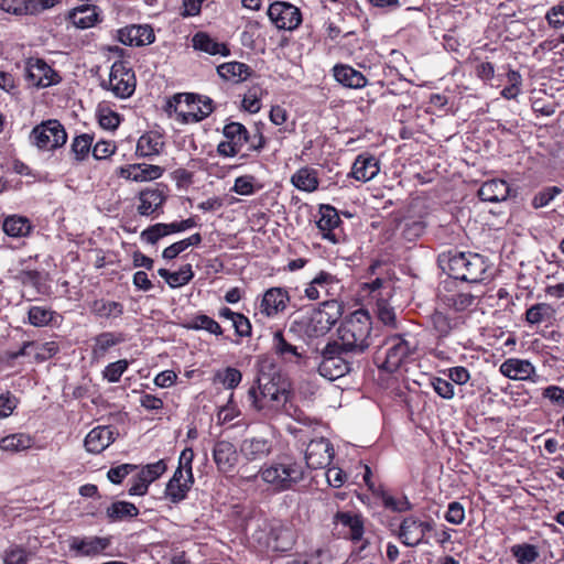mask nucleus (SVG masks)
Here are the masks:
<instances>
[{"label": "nucleus", "instance_id": "1", "mask_svg": "<svg viewBox=\"0 0 564 564\" xmlns=\"http://www.w3.org/2000/svg\"><path fill=\"white\" fill-rule=\"evenodd\" d=\"M438 263L455 280L478 284L490 279L488 259L476 252L449 250L438 257Z\"/></svg>", "mask_w": 564, "mask_h": 564}, {"label": "nucleus", "instance_id": "2", "mask_svg": "<svg viewBox=\"0 0 564 564\" xmlns=\"http://www.w3.org/2000/svg\"><path fill=\"white\" fill-rule=\"evenodd\" d=\"M344 313L343 304L336 300L323 302L318 308L294 319L290 332L307 338H318L326 335L339 321Z\"/></svg>", "mask_w": 564, "mask_h": 564}, {"label": "nucleus", "instance_id": "3", "mask_svg": "<svg viewBox=\"0 0 564 564\" xmlns=\"http://www.w3.org/2000/svg\"><path fill=\"white\" fill-rule=\"evenodd\" d=\"M259 476L274 492H283L293 489L304 480L306 471L302 462L282 456L263 465L259 469Z\"/></svg>", "mask_w": 564, "mask_h": 564}, {"label": "nucleus", "instance_id": "4", "mask_svg": "<svg viewBox=\"0 0 564 564\" xmlns=\"http://www.w3.org/2000/svg\"><path fill=\"white\" fill-rule=\"evenodd\" d=\"M371 317L365 310L347 316L337 329L339 347L349 354H362L370 346Z\"/></svg>", "mask_w": 564, "mask_h": 564}, {"label": "nucleus", "instance_id": "5", "mask_svg": "<svg viewBox=\"0 0 564 564\" xmlns=\"http://www.w3.org/2000/svg\"><path fill=\"white\" fill-rule=\"evenodd\" d=\"M350 355L339 347L337 341L328 343L322 350L319 375L330 381L344 377L352 368Z\"/></svg>", "mask_w": 564, "mask_h": 564}, {"label": "nucleus", "instance_id": "6", "mask_svg": "<svg viewBox=\"0 0 564 564\" xmlns=\"http://www.w3.org/2000/svg\"><path fill=\"white\" fill-rule=\"evenodd\" d=\"M387 349L383 352L382 361L380 351L376 354V362L379 368L386 370L389 373H393L397 371L402 362L415 350V346L411 345L410 341L401 337L400 335H394L386 340Z\"/></svg>", "mask_w": 564, "mask_h": 564}, {"label": "nucleus", "instance_id": "7", "mask_svg": "<svg viewBox=\"0 0 564 564\" xmlns=\"http://www.w3.org/2000/svg\"><path fill=\"white\" fill-rule=\"evenodd\" d=\"M30 140L41 150H54L66 143L67 133L58 120L50 119L32 129Z\"/></svg>", "mask_w": 564, "mask_h": 564}, {"label": "nucleus", "instance_id": "8", "mask_svg": "<svg viewBox=\"0 0 564 564\" xmlns=\"http://www.w3.org/2000/svg\"><path fill=\"white\" fill-rule=\"evenodd\" d=\"M69 552L76 557H97L111 545L110 536L82 535L67 540Z\"/></svg>", "mask_w": 564, "mask_h": 564}, {"label": "nucleus", "instance_id": "9", "mask_svg": "<svg viewBox=\"0 0 564 564\" xmlns=\"http://www.w3.org/2000/svg\"><path fill=\"white\" fill-rule=\"evenodd\" d=\"M270 21L279 29L293 31L302 23L301 10L286 1H274L268 9Z\"/></svg>", "mask_w": 564, "mask_h": 564}, {"label": "nucleus", "instance_id": "10", "mask_svg": "<svg viewBox=\"0 0 564 564\" xmlns=\"http://www.w3.org/2000/svg\"><path fill=\"white\" fill-rule=\"evenodd\" d=\"M257 383L261 397L270 401L275 409L283 406L289 401V384L285 381H281L280 376L269 378V376L263 373L258 377Z\"/></svg>", "mask_w": 564, "mask_h": 564}, {"label": "nucleus", "instance_id": "11", "mask_svg": "<svg viewBox=\"0 0 564 564\" xmlns=\"http://www.w3.org/2000/svg\"><path fill=\"white\" fill-rule=\"evenodd\" d=\"M429 319L435 334L437 345H442L448 336L460 329L465 324L463 316L451 315L437 308L431 313Z\"/></svg>", "mask_w": 564, "mask_h": 564}, {"label": "nucleus", "instance_id": "12", "mask_svg": "<svg viewBox=\"0 0 564 564\" xmlns=\"http://www.w3.org/2000/svg\"><path fill=\"white\" fill-rule=\"evenodd\" d=\"M334 448L327 438L312 440L305 451V471L307 469L324 468L330 464Z\"/></svg>", "mask_w": 564, "mask_h": 564}, {"label": "nucleus", "instance_id": "13", "mask_svg": "<svg viewBox=\"0 0 564 564\" xmlns=\"http://www.w3.org/2000/svg\"><path fill=\"white\" fill-rule=\"evenodd\" d=\"M109 89L119 98H128L134 91V75L122 63H115L109 75Z\"/></svg>", "mask_w": 564, "mask_h": 564}, {"label": "nucleus", "instance_id": "14", "mask_svg": "<svg viewBox=\"0 0 564 564\" xmlns=\"http://www.w3.org/2000/svg\"><path fill=\"white\" fill-rule=\"evenodd\" d=\"M57 74L43 59L30 58L25 66V79L35 87H48L56 84Z\"/></svg>", "mask_w": 564, "mask_h": 564}, {"label": "nucleus", "instance_id": "15", "mask_svg": "<svg viewBox=\"0 0 564 564\" xmlns=\"http://www.w3.org/2000/svg\"><path fill=\"white\" fill-rule=\"evenodd\" d=\"M334 521L344 525L345 528H348V536L352 542L361 541V544L357 547V553L361 557H365L366 554L364 552L369 542L367 539L362 540L365 532L362 517L352 512L339 511L335 514Z\"/></svg>", "mask_w": 564, "mask_h": 564}, {"label": "nucleus", "instance_id": "16", "mask_svg": "<svg viewBox=\"0 0 564 564\" xmlns=\"http://www.w3.org/2000/svg\"><path fill=\"white\" fill-rule=\"evenodd\" d=\"M118 40L128 46H144L154 42L155 34L151 25H129L118 31Z\"/></svg>", "mask_w": 564, "mask_h": 564}, {"label": "nucleus", "instance_id": "17", "mask_svg": "<svg viewBox=\"0 0 564 564\" xmlns=\"http://www.w3.org/2000/svg\"><path fill=\"white\" fill-rule=\"evenodd\" d=\"M118 435L112 426H96L85 437V448L91 454H99L112 444Z\"/></svg>", "mask_w": 564, "mask_h": 564}, {"label": "nucleus", "instance_id": "18", "mask_svg": "<svg viewBox=\"0 0 564 564\" xmlns=\"http://www.w3.org/2000/svg\"><path fill=\"white\" fill-rule=\"evenodd\" d=\"M272 350L283 362L297 366H302L306 362V357L299 351L297 346L292 345L285 339L282 330L273 333Z\"/></svg>", "mask_w": 564, "mask_h": 564}, {"label": "nucleus", "instance_id": "19", "mask_svg": "<svg viewBox=\"0 0 564 564\" xmlns=\"http://www.w3.org/2000/svg\"><path fill=\"white\" fill-rule=\"evenodd\" d=\"M239 452L248 462L261 460L271 454L272 442L260 436L247 437L240 443Z\"/></svg>", "mask_w": 564, "mask_h": 564}, {"label": "nucleus", "instance_id": "20", "mask_svg": "<svg viewBox=\"0 0 564 564\" xmlns=\"http://www.w3.org/2000/svg\"><path fill=\"white\" fill-rule=\"evenodd\" d=\"M295 543V533L292 528L281 522L274 523L270 528L268 535V546L275 552H288Z\"/></svg>", "mask_w": 564, "mask_h": 564}, {"label": "nucleus", "instance_id": "21", "mask_svg": "<svg viewBox=\"0 0 564 564\" xmlns=\"http://www.w3.org/2000/svg\"><path fill=\"white\" fill-rule=\"evenodd\" d=\"M380 171L379 160L369 154L361 153L359 154L351 166V172L349 173L355 180L359 182H368L375 178Z\"/></svg>", "mask_w": 564, "mask_h": 564}, {"label": "nucleus", "instance_id": "22", "mask_svg": "<svg viewBox=\"0 0 564 564\" xmlns=\"http://www.w3.org/2000/svg\"><path fill=\"white\" fill-rule=\"evenodd\" d=\"M194 484V477L192 479L182 474V470H175L172 478L169 480L165 487V498L172 503H180L183 501Z\"/></svg>", "mask_w": 564, "mask_h": 564}, {"label": "nucleus", "instance_id": "23", "mask_svg": "<svg viewBox=\"0 0 564 564\" xmlns=\"http://www.w3.org/2000/svg\"><path fill=\"white\" fill-rule=\"evenodd\" d=\"M213 457L221 473H229L238 462L236 446L228 441H218L213 449Z\"/></svg>", "mask_w": 564, "mask_h": 564}, {"label": "nucleus", "instance_id": "24", "mask_svg": "<svg viewBox=\"0 0 564 564\" xmlns=\"http://www.w3.org/2000/svg\"><path fill=\"white\" fill-rule=\"evenodd\" d=\"M500 372L511 380H528L535 373V368L529 360L509 358L499 368Z\"/></svg>", "mask_w": 564, "mask_h": 564}, {"label": "nucleus", "instance_id": "25", "mask_svg": "<svg viewBox=\"0 0 564 564\" xmlns=\"http://www.w3.org/2000/svg\"><path fill=\"white\" fill-rule=\"evenodd\" d=\"M289 300L288 292L281 288L269 289L261 302V312L267 316H273L283 311Z\"/></svg>", "mask_w": 564, "mask_h": 564}, {"label": "nucleus", "instance_id": "26", "mask_svg": "<svg viewBox=\"0 0 564 564\" xmlns=\"http://www.w3.org/2000/svg\"><path fill=\"white\" fill-rule=\"evenodd\" d=\"M163 171L164 170L159 165L131 164L121 169V175L135 182H147L159 178Z\"/></svg>", "mask_w": 564, "mask_h": 564}, {"label": "nucleus", "instance_id": "27", "mask_svg": "<svg viewBox=\"0 0 564 564\" xmlns=\"http://www.w3.org/2000/svg\"><path fill=\"white\" fill-rule=\"evenodd\" d=\"M510 194V187L503 180H491L485 182L479 191L478 196L484 202L497 203L507 199Z\"/></svg>", "mask_w": 564, "mask_h": 564}, {"label": "nucleus", "instance_id": "28", "mask_svg": "<svg viewBox=\"0 0 564 564\" xmlns=\"http://www.w3.org/2000/svg\"><path fill=\"white\" fill-rule=\"evenodd\" d=\"M333 72L335 79L345 87L357 89L367 85V78L362 73L349 65H335Z\"/></svg>", "mask_w": 564, "mask_h": 564}, {"label": "nucleus", "instance_id": "29", "mask_svg": "<svg viewBox=\"0 0 564 564\" xmlns=\"http://www.w3.org/2000/svg\"><path fill=\"white\" fill-rule=\"evenodd\" d=\"M196 105H194L188 111H181L178 117L181 122H199L207 118L213 111V100L209 97L197 95Z\"/></svg>", "mask_w": 564, "mask_h": 564}, {"label": "nucleus", "instance_id": "30", "mask_svg": "<svg viewBox=\"0 0 564 564\" xmlns=\"http://www.w3.org/2000/svg\"><path fill=\"white\" fill-rule=\"evenodd\" d=\"M67 19L77 29H88L98 22L97 7L83 4L69 11Z\"/></svg>", "mask_w": 564, "mask_h": 564}, {"label": "nucleus", "instance_id": "31", "mask_svg": "<svg viewBox=\"0 0 564 564\" xmlns=\"http://www.w3.org/2000/svg\"><path fill=\"white\" fill-rule=\"evenodd\" d=\"M395 227L405 239L411 241L419 238L424 232L425 223L421 217H416L415 214H406L397 220Z\"/></svg>", "mask_w": 564, "mask_h": 564}, {"label": "nucleus", "instance_id": "32", "mask_svg": "<svg viewBox=\"0 0 564 564\" xmlns=\"http://www.w3.org/2000/svg\"><path fill=\"white\" fill-rule=\"evenodd\" d=\"M193 47L197 51L208 53L210 55H229L230 51L226 44L219 43L212 39L205 32H197L192 39Z\"/></svg>", "mask_w": 564, "mask_h": 564}, {"label": "nucleus", "instance_id": "33", "mask_svg": "<svg viewBox=\"0 0 564 564\" xmlns=\"http://www.w3.org/2000/svg\"><path fill=\"white\" fill-rule=\"evenodd\" d=\"M164 145L160 134L148 132L141 135L137 143V155L150 158L160 154Z\"/></svg>", "mask_w": 564, "mask_h": 564}, {"label": "nucleus", "instance_id": "34", "mask_svg": "<svg viewBox=\"0 0 564 564\" xmlns=\"http://www.w3.org/2000/svg\"><path fill=\"white\" fill-rule=\"evenodd\" d=\"M218 75L226 80H235L237 83L246 80L251 76L252 69L245 63L229 62L217 67Z\"/></svg>", "mask_w": 564, "mask_h": 564}, {"label": "nucleus", "instance_id": "35", "mask_svg": "<svg viewBox=\"0 0 564 564\" xmlns=\"http://www.w3.org/2000/svg\"><path fill=\"white\" fill-rule=\"evenodd\" d=\"M399 538L406 546H416L423 542L422 529L419 528L417 519L415 517H408L402 521Z\"/></svg>", "mask_w": 564, "mask_h": 564}, {"label": "nucleus", "instance_id": "36", "mask_svg": "<svg viewBox=\"0 0 564 564\" xmlns=\"http://www.w3.org/2000/svg\"><path fill=\"white\" fill-rule=\"evenodd\" d=\"M3 231L10 237H24L30 234L32 225L30 220L21 215H9L2 223Z\"/></svg>", "mask_w": 564, "mask_h": 564}, {"label": "nucleus", "instance_id": "37", "mask_svg": "<svg viewBox=\"0 0 564 564\" xmlns=\"http://www.w3.org/2000/svg\"><path fill=\"white\" fill-rule=\"evenodd\" d=\"M106 514L111 522H116L135 518L139 514V509L132 502L116 501L107 508Z\"/></svg>", "mask_w": 564, "mask_h": 564}, {"label": "nucleus", "instance_id": "38", "mask_svg": "<svg viewBox=\"0 0 564 564\" xmlns=\"http://www.w3.org/2000/svg\"><path fill=\"white\" fill-rule=\"evenodd\" d=\"M479 297L480 295L470 292H457L451 295H445L443 302L447 307L455 312H464L476 305Z\"/></svg>", "mask_w": 564, "mask_h": 564}, {"label": "nucleus", "instance_id": "39", "mask_svg": "<svg viewBox=\"0 0 564 564\" xmlns=\"http://www.w3.org/2000/svg\"><path fill=\"white\" fill-rule=\"evenodd\" d=\"M91 312L100 318H117L123 314V305L116 301H106L104 299L93 302Z\"/></svg>", "mask_w": 564, "mask_h": 564}, {"label": "nucleus", "instance_id": "40", "mask_svg": "<svg viewBox=\"0 0 564 564\" xmlns=\"http://www.w3.org/2000/svg\"><path fill=\"white\" fill-rule=\"evenodd\" d=\"M291 182L299 189L312 192L318 186L317 172L314 169L302 167L292 176Z\"/></svg>", "mask_w": 564, "mask_h": 564}, {"label": "nucleus", "instance_id": "41", "mask_svg": "<svg viewBox=\"0 0 564 564\" xmlns=\"http://www.w3.org/2000/svg\"><path fill=\"white\" fill-rule=\"evenodd\" d=\"M186 329L200 330L204 329L210 334L219 336L223 334L221 326L212 317L205 314H198L183 324Z\"/></svg>", "mask_w": 564, "mask_h": 564}, {"label": "nucleus", "instance_id": "42", "mask_svg": "<svg viewBox=\"0 0 564 564\" xmlns=\"http://www.w3.org/2000/svg\"><path fill=\"white\" fill-rule=\"evenodd\" d=\"M33 440L24 433L8 435L0 441V448L6 452H20L32 446Z\"/></svg>", "mask_w": 564, "mask_h": 564}, {"label": "nucleus", "instance_id": "43", "mask_svg": "<svg viewBox=\"0 0 564 564\" xmlns=\"http://www.w3.org/2000/svg\"><path fill=\"white\" fill-rule=\"evenodd\" d=\"M554 200L564 202V191L558 186L545 187L536 193L532 199V207L535 209L547 207Z\"/></svg>", "mask_w": 564, "mask_h": 564}, {"label": "nucleus", "instance_id": "44", "mask_svg": "<svg viewBox=\"0 0 564 564\" xmlns=\"http://www.w3.org/2000/svg\"><path fill=\"white\" fill-rule=\"evenodd\" d=\"M165 200L164 191L154 187V188H147L141 192L140 194V206L139 212L141 209L148 210L152 209V212H155L159 207L162 206V204Z\"/></svg>", "mask_w": 564, "mask_h": 564}, {"label": "nucleus", "instance_id": "45", "mask_svg": "<svg viewBox=\"0 0 564 564\" xmlns=\"http://www.w3.org/2000/svg\"><path fill=\"white\" fill-rule=\"evenodd\" d=\"M224 137L242 150L247 143L248 130L240 122H229L223 129Z\"/></svg>", "mask_w": 564, "mask_h": 564}, {"label": "nucleus", "instance_id": "46", "mask_svg": "<svg viewBox=\"0 0 564 564\" xmlns=\"http://www.w3.org/2000/svg\"><path fill=\"white\" fill-rule=\"evenodd\" d=\"M321 217L315 220L317 228L321 230L323 237L333 242L337 241L336 235L333 232L340 224V214H319Z\"/></svg>", "mask_w": 564, "mask_h": 564}, {"label": "nucleus", "instance_id": "47", "mask_svg": "<svg viewBox=\"0 0 564 564\" xmlns=\"http://www.w3.org/2000/svg\"><path fill=\"white\" fill-rule=\"evenodd\" d=\"M511 553L519 564H532L540 555L536 546L529 543L513 545Z\"/></svg>", "mask_w": 564, "mask_h": 564}, {"label": "nucleus", "instance_id": "48", "mask_svg": "<svg viewBox=\"0 0 564 564\" xmlns=\"http://www.w3.org/2000/svg\"><path fill=\"white\" fill-rule=\"evenodd\" d=\"M121 338L116 336L113 333H101L95 337V345L93 347L94 357H102L108 351L109 348L119 344Z\"/></svg>", "mask_w": 564, "mask_h": 564}, {"label": "nucleus", "instance_id": "49", "mask_svg": "<svg viewBox=\"0 0 564 564\" xmlns=\"http://www.w3.org/2000/svg\"><path fill=\"white\" fill-rule=\"evenodd\" d=\"M553 308L546 303H538L527 310L525 321L530 324H540L550 319L553 315Z\"/></svg>", "mask_w": 564, "mask_h": 564}, {"label": "nucleus", "instance_id": "50", "mask_svg": "<svg viewBox=\"0 0 564 564\" xmlns=\"http://www.w3.org/2000/svg\"><path fill=\"white\" fill-rule=\"evenodd\" d=\"M93 141L94 137L88 133L79 134L74 138L70 148L77 161H83L88 156L90 150H93Z\"/></svg>", "mask_w": 564, "mask_h": 564}, {"label": "nucleus", "instance_id": "51", "mask_svg": "<svg viewBox=\"0 0 564 564\" xmlns=\"http://www.w3.org/2000/svg\"><path fill=\"white\" fill-rule=\"evenodd\" d=\"M196 99H198L197 94L193 93H184V94H175L166 101L165 110L171 115L172 112L180 113L178 106L182 101L186 104L188 109H191L194 105H196Z\"/></svg>", "mask_w": 564, "mask_h": 564}, {"label": "nucleus", "instance_id": "52", "mask_svg": "<svg viewBox=\"0 0 564 564\" xmlns=\"http://www.w3.org/2000/svg\"><path fill=\"white\" fill-rule=\"evenodd\" d=\"M194 276L191 264L182 265L177 271L171 272L167 284L172 289H176L187 284Z\"/></svg>", "mask_w": 564, "mask_h": 564}, {"label": "nucleus", "instance_id": "53", "mask_svg": "<svg viewBox=\"0 0 564 564\" xmlns=\"http://www.w3.org/2000/svg\"><path fill=\"white\" fill-rule=\"evenodd\" d=\"M381 500L386 509H389L394 512H404L412 509V505L406 497L395 499L394 497L383 492L381 495Z\"/></svg>", "mask_w": 564, "mask_h": 564}, {"label": "nucleus", "instance_id": "54", "mask_svg": "<svg viewBox=\"0 0 564 564\" xmlns=\"http://www.w3.org/2000/svg\"><path fill=\"white\" fill-rule=\"evenodd\" d=\"M216 378L227 388L235 389L241 382V372L232 367H227L224 372H218Z\"/></svg>", "mask_w": 564, "mask_h": 564}, {"label": "nucleus", "instance_id": "55", "mask_svg": "<svg viewBox=\"0 0 564 564\" xmlns=\"http://www.w3.org/2000/svg\"><path fill=\"white\" fill-rule=\"evenodd\" d=\"M52 319V312L41 306H32L29 310V322L33 326L41 327L47 325Z\"/></svg>", "mask_w": 564, "mask_h": 564}, {"label": "nucleus", "instance_id": "56", "mask_svg": "<svg viewBox=\"0 0 564 564\" xmlns=\"http://www.w3.org/2000/svg\"><path fill=\"white\" fill-rule=\"evenodd\" d=\"M18 280L24 286H31L35 289L37 292H41L42 288V274L36 270H22L17 275Z\"/></svg>", "mask_w": 564, "mask_h": 564}, {"label": "nucleus", "instance_id": "57", "mask_svg": "<svg viewBox=\"0 0 564 564\" xmlns=\"http://www.w3.org/2000/svg\"><path fill=\"white\" fill-rule=\"evenodd\" d=\"M128 368V361L126 359H121L115 362L109 364L104 370V377L109 382H118L123 375V372Z\"/></svg>", "mask_w": 564, "mask_h": 564}, {"label": "nucleus", "instance_id": "58", "mask_svg": "<svg viewBox=\"0 0 564 564\" xmlns=\"http://www.w3.org/2000/svg\"><path fill=\"white\" fill-rule=\"evenodd\" d=\"M166 469V465L163 460H159L153 464H149L141 469L139 473L141 477L150 485L156 480Z\"/></svg>", "mask_w": 564, "mask_h": 564}, {"label": "nucleus", "instance_id": "59", "mask_svg": "<svg viewBox=\"0 0 564 564\" xmlns=\"http://www.w3.org/2000/svg\"><path fill=\"white\" fill-rule=\"evenodd\" d=\"M377 316L380 322L390 327H397V315L394 308L386 302H379L377 305Z\"/></svg>", "mask_w": 564, "mask_h": 564}, {"label": "nucleus", "instance_id": "60", "mask_svg": "<svg viewBox=\"0 0 564 564\" xmlns=\"http://www.w3.org/2000/svg\"><path fill=\"white\" fill-rule=\"evenodd\" d=\"M165 228L166 227L164 226V224L161 223L150 226L149 228L141 232V238L148 243L154 245L162 237L167 236V231L165 230Z\"/></svg>", "mask_w": 564, "mask_h": 564}, {"label": "nucleus", "instance_id": "61", "mask_svg": "<svg viewBox=\"0 0 564 564\" xmlns=\"http://www.w3.org/2000/svg\"><path fill=\"white\" fill-rule=\"evenodd\" d=\"M0 9L13 14H29L28 0H0Z\"/></svg>", "mask_w": 564, "mask_h": 564}, {"label": "nucleus", "instance_id": "62", "mask_svg": "<svg viewBox=\"0 0 564 564\" xmlns=\"http://www.w3.org/2000/svg\"><path fill=\"white\" fill-rule=\"evenodd\" d=\"M447 522L452 524H462L465 520V509L458 501H453L448 505L447 512L445 514Z\"/></svg>", "mask_w": 564, "mask_h": 564}, {"label": "nucleus", "instance_id": "63", "mask_svg": "<svg viewBox=\"0 0 564 564\" xmlns=\"http://www.w3.org/2000/svg\"><path fill=\"white\" fill-rule=\"evenodd\" d=\"M137 469L135 465L122 464L117 467H111L108 470L107 477L112 484H120L126 476Z\"/></svg>", "mask_w": 564, "mask_h": 564}, {"label": "nucleus", "instance_id": "64", "mask_svg": "<svg viewBox=\"0 0 564 564\" xmlns=\"http://www.w3.org/2000/svg\"><path fill=\"white\" fill-rule=\"evenodd\" d=\"M328 558V553L319 549L311 555H301L290 561L288 564H323L324 561Z\"/></svg>", "mask_w": 564, "mask_h": 564}]
</instances>
